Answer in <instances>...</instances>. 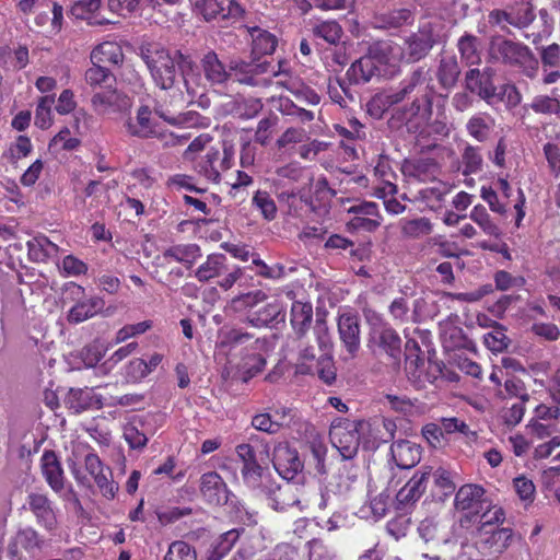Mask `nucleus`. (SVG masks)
Wrapping results in <instances>:
<instances>
[{"mask_svg": "<svg viewBox=\"0 0 560 560\" xmlns=\"http://www.w3.org/2000/svg\"><path fill=\"white\" fill-rule=\"evenodd\" d=\"M206 83L201 84V78L194 75V85L199 83V88H225L231 80L238 83L267 88L271 82L264 78L268 73L270 62H246L244 60H232L229 69L219 59L218 55L210 50L203 55L200 60Z\"/></svg>", "mask_w": 560, "mask_h": 560, "instance_id": "nucleus-1", "label": "nucleus"}, {"mask_svg": "<svg viewBox=\"0 0 560 560\" xmlns=\"http://www.w3.org/2000/svg\"><path fill=\"white\" fill-rule=\"evenodd\" d=\"M142 58L148 66L151 77L155 84L163 90L173 88L177 71L176 66L182 69L183 80L186 90L189 94L196 95L199 93V83L194 85V74L186 72L187 68H191L192 61L188 56L183 55L176 50L173 54L164 47L159 45H150L143 52Z\"/></svg>", "mask_w": 560, "mask_h": 560, "instance_id": "nucleus-2", "label": "nucleus"}, {"mask_svg": "<svg viewBox=\"0 0 560 560\" xmlns=\"http://www.w3.org/2000/svg\"><path fill=\"white\" fill-rule=\"evenodd\" d=\"M67 463L70 472L79 485H90V479L82 471V465H84L85 470L93 478L101 493L108 500L115 498L118 486L112 479V470L104 466L90 445L81 442L73 444Z\"/></svg>", "mask_w": 560, "mask_h": 560, "instance_id": "nucleus-3", "label": "nucleus"}, {"mask_svg": "<svg viewBox=\"0 0 560 560\" xmlns=\"http://www.w3.org/2000/svg\"><path fill=\"white\" fill-rule=\"evenodd\" d=\"M372 425L369 421L338 418L330 425V442L343 459H351L358 453L361 439L366 447H374L377 444V436H373V440L364 439V434L372 431ZM380 440L386 441L382 438Z\"/></svg>", "mask_w": 560, "mask_h": 560, "instance_id": "nucleus-4", "label": "nucleus"}, {"mask_svg": "<svg viewBox=\"0 0 560 560\" xmlns=\"http://www.w3.org/2000/svg\"><path fill=\"white\" fill-rule=\"evenodd\" d=\"M260 498H265L268 505L275 511H287L295 508L303 512L311 506L313 498H317V493L313 487L307 485H299L287 481L283 485L271 482Z\"/></svg>", "mask_w": 560, "mask_h": 560, "instance_id": "nucleus-5", "label": "nucleus"}, {"mask_svg": "<svg viewBox=\"0 0 560 560\" xmlns=\"http://www.w3.org/2000/svg\"><path fill=\"white\" fill-rule=\"evenodd\" d=\"M235 453L241 463L240 470L244 486L260 498L272 481L266 469L258 463L254 447L243 443L236 446Z\"/></svg>", "mask_w": 560, "mask_h": 560, "instance_id": "nucleus-6", "label": "nucleus"}, {"mask_svg": "<svg viewBox=\"0 0 560 560\" xmlns=\"http://www.w3.org/2000/svg\"><path fill=\"white\" fill-rule=\"evenodd\" d=\"M494 49L503 62L518 67L528 78L536 77L538 61L527 46L512 40H501L494 44Z\"/></svg>", "mask_w": 560, "mask_h": 560, "instance_id": "nucleus-7", "label": "nucleus"}, {"mask_svg": "<svg viewBox=\"0 0 560 560\" xmlns=\"http://www.w3.org/2000/svg\"><path fill=\"white\" fill-rule=\"evenodd\" d=\"M65 292L66 299L74 302V305L68 312L69 323H82L96 315L104 306L102 299L85 296L84 288L74 282L68 283Z\"/></svg>", "mask_w": 560, "mask_h": 560, "instance_id": "nucleus-8", "label": "nucleus"}, {"mask_svg": "<svg viewBox=\"0 0 560 560\" xmlns=\"http://www.w3.org/2000/svg\"><path fill=\"white\" fill-rule=\"evenodd\" d=\"M438 42L434 25L424 22L419 30L406 37L404 55L406 62H417L423 59Z\"/></svg>", "mask_w": 560, "mask_h": 560, "instance_id": "nucleus-9", "label": "nucleus"}, {"mask_svg": "<svg viewBox=\"0 0 560 560\" xmlns=\"http://www.w3.org/2000/svg\"><path fill=\"white\" fill-rule=\"evenodd\" d=\"M348 213L352 215L347 222V229L350 232L371 233L376 231L383 222L378 205L373 201L353 205L348 209Z\"/></svg>", "mask_w": 560, "mask_h": 560, "instance_id": "nucleus-10", "label": "nucleus"}, {"mask_svg": "<svg viewBox=\"0 0 560 560\" xmlns=\"http://www.w3.org/2000/svg\"><path fill=\"white\" fill-rule=\"evenodd\" d=\"M234 153V147L228 142L223 143L222 152L211 148L199 165L200 173L209 180L219 182L221 173L232 167Z\"/></svg>", "mask_w": 560, "mask_h": 560, "instance_id": "nucleus-11", "label": "nucleus"}, {"mask_svg": "<svg viewBox=\"0 0 560 560\" xmlns=\"http://www.w3.org/2000/svg\"><path fill=\"white\" fill-rule=\"evenodd\" d=\"M372 55L382 67L383 77H394L399 72L400 65L406 62L404 47L392 40H378L372 45Z\"/></svg>", "mask_w": 560, "mask_h": 560, "instance_id": "nucleus-12", "label": "nucleus"}, {"mask_svg": "<svg viewBox=\"0 0 560 560\" xmlns=\"http://www.w3.org/2000/svg\"><path fill=\"white\" fill-rule=\"evenodd\" d=\"M94 112L98 115H112L130 109L132 102L126 94L113 88L96 92L91 100Z\"/></svg>", "mask_w": 560, "mask_h": 560, "instance_id": "nucleus-13", "label": "nucleus"}, {"mask_svg": "<svg viewBox=\"0 0 560 560\" xmlns=\"http://www.w3.org/2000/svg\"><path fill=\"white\" fill-rule=\"evenodd\" d=\"M44 540L38 533L26 527L20 529L11 539L8 546V552L12 560H23L26 557H33L42 549Z\"/></svg>", "mask_w": 560, "mask_h": 560, "instance_id": "nucleus-14", "label": "nucleus"}, {"mask_svg": "<svg viewBox=\"0 0 560 560\" xmlns=\"http://www.w3.org/2000/svg\"><path fill=\"white\" fill-rule=\"evenodd\" d=\"M272 463L276 471L290 481L303 470V463L295 448L287 443H279L273 448Z\"/></svg>", "mask_w": 560, "mask_h": 560, "instance_id": "nucleus-15", "label": "nucleus"}, {"mask_svg": "<svg viewBox=\"0 0 560 560\" xmlns=\"http://www.w3.org/2000/svg\"><path fill=\"white\" fill-rule=\"evenodd\" d=\"M514 532L508 527L478 529L475 544L482 552L503 553L513 542Z\"/></svg>", "mask_w": 560, "mask_h": 560, "instance_id": "nucleus-16", "label": "nucleus"}, {"mask_svg": "<svg viewBox=\"0 0 560 560\" xmlns=\"http://www.w3.org/2000/svg\"><path fill=\"white\" fill-rule=\"evenodd\" d=\"M457 510L466 512L467 516H478L489 506V500L485 498V489L477 485H464L455 495Z\"/></svg>", "mask_w": 560, "mask_h": 560, "instance_id": "nucleus-17", "label": "nucleus"}, {"mask_svg": "<svg viewBox=\"0 0 560 560\" xmlns=\"http://www.w3.org/2000/svg\"><path fill=\"white\" fill-rule=\"evenodd\" d=\"M493 70L485 68L483 70L470 69L465 75L466 89L480 96L489 105L495 104Z\"/></svg>", "mask_w": 560, "mask_h": 560, "instance_id": "nucleus-18", "label": "nucleus"}, {"mask_svg": "<svg viewBox=\"0 0 560 560\" xmlns=\"http://www.w3.org/2000/svg\"><path fill=\"white\" fill-rule=\"evenodd\" d=\"M431 115L432 100L428 94H423L401 112V120L409 130L418 131L428 125Z\"/></svg>", "mask_w": 560, "mask_h": 560, "instance_id": "nucleus-19", "label": "nucleus"}, {"mask_svg": "<svg viewBox=\"0 0 560 560\" xmlns=\"http://www.w3.org/2000/svg\"><path fill=\"white\" fill-rule=\"evenodd\" d=\"M431 466H421L411 479L397 492L396 500L399 506H407L418 501L427 489L431 476Z\"/></svg>", "mask_w": 560, "mask_h": 560, "instance_id": "nucleus-20", "label": "nucleus"}, {"mask_svg": "<svg viewBox=\"0 0 560 560\" xmlns=\"http://www.w3.org/2000/svg\"><path fill=\"white\" fill-rule=\"evenodd\" d=\"M339 338L351 358L355 357L360 349V324L357 315L342 313L338 317Z\"/></svg>", "mask_w": 560, "mask_h": 560, "instance_id": "nucleus-21", "label": "nucleus"}, {"mask_svg": "<svg viewBox=\"0 0 560 560\" xmlns=\"http://www.w3.org/2000/svg\"><path fill=\"white\" fill-rule=\"evenodd\" d=\"M200 492L203 499L213 505H224L229 501L230 490L222 477L215 471H209L201 476Z\"/></svg>", "mask_w": 560, "mask_h": 560, "instance_id": "nucleus-22", "label": "nucleus"}, {"mask_svg": "<svg viewBox=\"0 0 560 560\" xmlns=\"http://www.w3.org/2000/svg\"><path fill=\"white\" fill-rule=\"evenodd\" d=\"M369 346L374 353L386 354L393 360L398 359L401 352L400 337L390 326L370 334Z\"/></svg>", "mask_w": 560, "mask_h": 560, "instance_id": "nucleus-23", "label": "nucleus"}, {"mask_svg": "<svg viewBox=\"0 0 560 560\" xmlns=\"http://www.w3.org/2000/svg\"><path fill=\"white\" fill-rule=\"evenodd\" d=\"M390 454L397 467L410 469L421 460L422 450L412 441L399 440L392 444Z\"/></svg>", "mask_w": 560, "mask_h": 560, "instance_id": "nucleus-24", "label": "nucleus"}, {"mask_svg": "<svg viewBox=\"0 0 560 560\" xmlns=\"http://www.w3.org/2000/svg\"><path fill=\"white\" fill-rule=\"evenodd\" d=\"M284 317L285 313L282 303L275 300L257 311L248 312L244 322L253 327L262 328L273 323L283 322Z\"/></svg>", "mask_w": 560, "mask_h": 560, "instance_id": "nucleus-25", "label": "nucleus"}, {"mask_svg": "<svg viewBox=\"0 0 560 560\" xmlns=\"http://www.w3.org/2000/svg\"><path fill=\"white\" fill-rule=\"evenodd\" d=\"M27 504L40 526L49 532L56 528L57 517L51 502L46 495L42 493H31L27 497Z\"/></svg>", "mask_w": 560, "mask_h": 560, "instance_id": "nucleus-26", "label": "nucleus"}, {"mask_svg": "<svg viewBox=\"0 0 560 560\" xmlns=\"http://www.w3.org/2000/svg\"><path fill=\"white\" fill-rule=\"evenodd\" d=\"M350 80L355 83L369 82L374 75H383L382 67H380L376 57L372 55V46L370 45L368 52L359 60L353 62L348 70Z\"/></svg>", "mask_w": 560, "mask_h": 560, "instance_id": "nucleus-27", "label": "nucleus"}, {"mask_svg": "<svg viewBox=\"0 0 560 560\" xmlns=\"http://www.w3.org/2000/svg\"><path fill=\"white\" fill-rule=\"evenodd\" d=\"M247 30L252 38V60L249 62H261V56L275 52L278 39L272 33L258 26L248 27Z\"/></svg>", "mask_w": 560, "mask_h": 560, "instance_id": "nucleus-28", "label": "nucleus"}, {"mask_svg": "<svg viewBox=\"0 0 560 560\" xmlns=\"http://www.w3.org/2000/svg\"><path fill=\"white\" fill-rule=\"evenodd\" d=\"M124 126L126 131L132 137L151 138L158 136V130L148 106L139 107L136 118H129Z\"/></svg>", "mask_w": 560, "mask_h": 560, "instance_id": "nucleus-29", "label": "nucleus"}, {"mask_svg": "<svg viewBox=\"0 0 560 560\" xmlns=\"http://www.w3.org/2000/svg\"><path fill=\"white\" fill-rule=\"evenodd\" d=\"M42 472L55 492H60L65 487L63 469L57 455L52 451L44 452L42 458Z\"/></svg>", "mask_w": 560, "mask_h": 560, "instance_id": "nucleus-30", "label": "nucleus"}, {"mask_svg": "<svg viewBox=\"0 0 560 560\" xmlns=\"http://www.w3.org/2000/svg\"><path fill=\"white\" fill-rule=\"evenodd\" d=\"M423 69H416L407 79H405L399 88L394 91H389L382 97V103L385 106H393L402 102L409 94H411L417 86L421 85L424 81Z\"/></svg>", "mask_w": 560, "mask_h": 560, "instance_id": "nucleus-31", "label": "nucleus"}, {"mask_svg": "<svg viewBox=\"0 0 560 560\" xmlns=\"http://www.w3.org/2000/svg\"><path fill=\"white\" fill-rule=\"evenodd\" d=\"M67 405L74 413H80L96 405L97 408L104 406V401L98 398L94 389H70L67 397Z\"/></svg>", "mask_w": 560, "mask_h": 560, "instance_id": "nucleus-32", "label": "nucleus"}, {"mask_svg": "<svg viewBox=\"0 0 560 560\" xmlns=\"http://www.w3.org/2000/svg\"><path fill=\"white\" fill-rule=\"evenodd\" d=\"M402 237L408 240H419L428 236L433 231V224L430 219L421 217L415 219L402 218L398 222Z\"/></svg>", "mask_w": 560, "mask_h": 560, "instance_id": "nucleus-33", "label": "nucleus"}, {"mask_svg": "<svg viewBox=\"0 0 560 560\" xmlns=\"http://www.w3.org/2000/svg\"><path fill=\"white\" fill-rule=\"evenodd\" d=\"M124 55L120 46L114 42H104L91 52L92 63L118 65L122 61Z\"/></svg>", "mask_w": 560, "mask_h": 560, "instance_id": "nucleus-34", "label": "nucleus"}, {"mask_svg": "<svg viewBox=\"0 0 560 560\" xmlns=\"http://www.w3.org/2000/svg\"><path fill=\"white\" fill-rule=\"evenodd\" d=\"M26 245L30 259L36 262L46 261L58 253V246L44 235L33 237Z\"/></svg>", "mask_w": 560, "mask_h": 560, "instance_id": "nucleus-35", "label": "nucleus"}, {"mask_svg": "<svg viewBox=\"0 0 560 560\" xmlns=\"http://www.w3.org/2000/svg\"><path fill=\"white\" fill-rule=\"evenodd\" d=\"M226 258L223 254H211L195 271V277L201 282H208L219 277L225 270Z\"/></svg>", "mask_w": 560, "mask_h": 560, "instance_id": "nucleus-36", "label": "nucleus"}, {"mask_svg": "<svg viewBox=\"0 0 560 560\" xmlns=\"http://www.w3.org/2000/svg\"><path fill=\"white\" fill-rule=\"evenodd\" d=\"M494 127V119L486 113H478L469 118L466 128L477 141H486Z\"/></svg>", "mask_w": 560, "mask_h": 560, "instance_id": "nucleus-37", "label": "nucleus"}, {"mask_svg": "<svg viewBox=\"0 0 560 560\" xmlns=\"http://www.w3.org/2000/svg\"><path fill=\"white\" fill-rule=\"evenodd\" d=\"M163 257L191 267L200 257V248L196 244L175 245L167 248L163 253Z\"/></svg>", "mask_w": 560, "mask_h": 560, "instance_id": "nucleus-38", "label": "nucleus"}, {"mask_svg": "<svg viewBox=\"0 0 560 560\" xmlns=\"http://www.w3.org/2000/svg\"><path fill=\"white\" fill-rule=\"evenodd\" d=\"M313 317L311 303L295 301L291 307V325L293 329L303 335L310 327Z\"/></svg>", "mask_w": 560, "mask_h": 560, "instance_id": "nucleus-39", "label": "nucleus"}, {"mask_svg": "<svg viewBox=\"0 0 560 560\" xmlns=\"http://www.w3.org/2000/svg\"><path fill=\"white\" fill-rule=\"evenodd\" d=\"M271 65L269 66V68ZM268 72L272 73V77L276 79L275 81L269 79L271 82L270 85H276L279 89H283L292 93L300 86L301 79L298 75H294L293 72L287 67V62L279 61L277 70H268ZM266 79V77H264ZM268 80V78H267Z\"/></svg>", "mask_w": 560, "mask_h": 560, "instance_id": "nucleus-40", "label": "nucleus"}, {"mask_svg": "<svg viewBox=\"0 0 560 560\" xmlns=\"http://www.w3.org/2000/svg\"><path fill=\"white\" fill-rule=\"evenodd\" d=\"M412 21V12L408 9H396L375 18L376 26L380 28L399 27L405 24H410Z\"/></svg>", "mask_w": 560, "mask_h": 560, "instance_id": "nucleus-41", "label": "nucleus"}, {"mask_svg": "<svg viewBox=\"0 0 560 560\" xmlns=\"http://www.w3.org/2000/svg\"><path fill=\"white\" fill-rule=\"evenodd\" d=\"M266 299L267 295L261 290L247 292L233 298L228 305V311L233 313H244L246 311L250 312L253 307L264 302Z\"/></svg>", "mask_w": 560, "mask_h": 560, "instance_id": "nucleus-42", "label": "nucleus"}, {"mask_svg": "<svg viewBox=\"0 0 560 560\" xmlns=\"http://www.w3.org/2000/svg\"><path fill=\"white\" fill-rule=\"evenodd\" d=\"M390 497L386 492H381L370 500L368 504L361 508L360 512L363 517L371 518L376 522L383 518L389 509Z\"/></svg>", "mask_w": 560, "mask_h": 560, "instance_id": "nucleus-43", "label": "nucleus"}, {"mask_svg": "<svg viewBox=\"0 0 560 560\" xmlns=\"http://www.w3.org/2000/svg\"><path fill=\"white\" fill-rule=\"evenodd\" d=\"M451 190L452 187L447 183L435 182L432 186L422 189L420 194L427 206L434 210L442 206Z\"/></svg>", "mask_w": 560, "mask_h": 560, "instance_id": "nucleus-44", "label": "nucleus"}, {"mask_svg": "<svg viewBox=\"0 0 560 560\" xmlns=\"http://www.w3.org/2000/svg\"><path fill=\"white\" fill-rule=\"evenodd\" d=\"M459 73V66L454 56H447L441 59L438 79L442 86L452 88L456 83Z\"/></svg>", "mask_w": 560, "mask_h": 560, "instance_id": "nucleus-45", "label": "nucleus"}, {"mask_svg": "<svg viewBox=\"0 0 560 560\" xmlns=\"http://www.w3.org/2000/svg\"><path fill=\"white\" fill-rule=\"evenodd\" d=\"M85 81L92 88H110L115 82L113 74L102 65L93 63L85 71Z\"/></svg>", "mask_w": 560, "mask_h": 560, "instance_id": "nucleus-46", "label": "nucleus"}, {"mask_svg": "<svg viewBox=\"0 0 560 560\" xmlns=\"http://www.w3.org/2000/svg\"><path fill=\"white\" fill-rule=\"evenodd\" d=\"M469 218L479 225V228L489 236H499L500 235V229L499 226L492 221L489 213L487 212V209L481 206H475L472 210L469 213Z\"/></svg>", "mask_w": 560, "mask_h": 560, "instance_id": "nucleus-47", "label": "nucleus"}, {"mask_svg": "<svg viewBox=\"0 0 560 560\" xmlns=\"http://www.w3.org/2000/svg\"><path fill=\"white\" fill-rule=\"evenodd\" d=\"M252 338L253 336L250 334L236 328L229 330L222 329L219 334V346L223 349L233 350L237 346L247 343Z\"/></svg>", "mask_w": 560, "mask_h": 560, "instance_id": "nucleus-48", "label": "nucleus"}, {"mask_svg": "<svg viewBox=\"0 0 560 560\" xmlns=\"http://www.w3.org/2000/svg\"><path fill=\"white\" fill-rule=\"evenodd\" d=\"M253 206L260 211L264 219L272 221L277 215V206L271 196L265 190H257L253 197Z\"/></svg>", "mask_w": 560, "mask_h": 560, "instance_id": "nucleus-49", "label": "nucleus"}, {"mask_svg": "<svg viewBox=\"0 0 560 560\" xmlns=\"http://www.w3.org/2000/svg\"><path fill=\"white\" fill-rule=\"evenodd\" d=\"M513 488L525 506L533 503L536 495V487L532 479L520 475L513 479Z\"/></svg>", "mask_w": 560, "mask_h": 560, "instance_id": "nucleus-50", "label": "nucleus"}, {"mask_svg": "<svg viewBox=\"0 0 560 560\" xmlns=\"http://www.w3.org/2000/svg\"><path fill=\"white\" fill-rule=\"evenodd\" d=\"M55 103L52 95L43 96L35 110V125L40 129H48L52 124L51 106Z\"/></svg>", "mask_w": 560, "mask_h": 560, "instance_id": "nucleus-51", "label": "nucleus"}, {"mask_svg": "<svg viewBox=\"0 0 560 560\" xmlns=\"http://www.w3.org/2000/svg\"><path fill=\"white\" fill-rule=\"evenodd\" d=\"M313 33L329 44H337L341 39L342 28L336 21H324L313 28Z\"/></svg>", "mask_w": 560, "mask_h": 560, "instance_id": "nucleus-52", "label": "nucleus"}, {"mask_svg": "<svg viewBox=\"0 0 560 560\" xmlns=\"http://www.w3.org/2000/svg\"><path fill=\"white\" fill-rule=\"evenodd\" d=\"M480 526L478 529H493L495 524L502 523L505 518V513L501 506L492 505L489 501L487 506L481 513H479Z\"/></svg>", "mask_w": 560, "mask_h": 560, "instance_id": "nucleus-53", "label": "nucleus"}, {"mask_svg": "<svg viewBox=\"0 0 560 560\" xmlns=\"http://www.w3.org/2000/svg\"><path fill=\"white\" fill-rule=\"evenodd\" d=\"M509 342L510 340L506 337L504 329L498 324L493 330L483 336L485 346L492 352H502L508 348Z\"/></svg>", "mask_w": 560, "mask_h": 560, "instance_id": "nucleus-54", "label": "nucleus"}, {"mask_svg": "<svg viewBox=\"0 0 560 560\" xmlns=\"http://www.w3.org/2000/svg\"><path fill=\"white\" fill-rule=\"evenodd\" d=\"M164 560H197L195 549L183 540L172 542Z\"/></svg>", "mask_w": 560, "mask_h": 560, "instance_id": "nucleus-55", "label": "nucleus"}, {"mask_svg": "<svg viewBox=\"0 0 560 560\" xmlns=\"http://www.w3.org/2000/svg\"><path fill=\"white\" fill-rule=\"evenodd\" d=\"M252 264L257 268L256 275L265 279L279 280L284 276L283 265L276 264L269 266L258 255L253 258Z\"/></svg>", "mask_w": 560, "mask_h": 560, "instance_id": "nucleus-56", "label": "nucleus"}, {"mask_svg": "<svg viewBox=\"0 0 560 560\" xmlns=\"http://www.w3.org/2000/svg\"><path fill=\"white\" fill-rule=\"evenodd\" d=\"M59 270L67 277H78L88 271V265L72 255H67L58 262Z\"/></svg>", "mask_w": 560, "mask_h": 560, "instance_id": "nucleus-57", "label": "nucleus"}, {"mask_svg": "<svg viewBox=\"0 0 560 560\" xmlns=\"http://www.w3.org/2000/svg\"><path fill=\"white\" fill-rule=\"evenodd\" d=\"M277 124V116H269L259 120L255 132V141L261 145L268 144L272 138Z\"/></svg>", "mask_w": 560, "mask_h": 560, "instance_id": "nucleus-58", "label": "nucleus"}, {"mask_svg": "<svg viewBox=\"0 0 560 560\" xmlns=\"http://www.w3.org/2000/svg\"><path fill=\"white\" fill-rule=\"evenodd\" d=\"M424 364V360L419 354H411L406 358L405 370L409 381L416 384L422 382Z\"/></svg>", "mask_w": 560, "mask_h": 560, "instance_id": "nucleus-59", "label": "nucleus"}, {"mask_svg": "<svg viewBox=\"0 0 560 560\" xmlns=\"http://www.w3.org/2000/svg\"><path fill=\"white\" fill-rule=\"evenodd\" d=\"M151 327H152L151 320H143V322H140L137 324L125 325L116 332L114 341H115V343L124 342L131 337L144 334Z\"/></svg>", "mask_w": 560, "mask_h": 560, "instance_id": "nucleus-60", "label": "nucleus"}, {"mask_svg": "<svg viewBox=\"0 0 560 560\" xmlns=\"http://www.w3.org/2000/svg\"><path fill=\"white\" fill-rule=\"evenodd\" d=\"M442 428L445 433H460L465 438L476 439V432L472 431L469 425L458 418H443L441 420Z\"/></svg>", "mask_w": 560, "mask_h": 560, "instance_id": "nucleus-61", "label": "nucleus"}, {"mask_svg": "<svg viewBox=\"0 0 560 560\" xmlns=\"http://www.w3.org/2000/svg\"><path fill=\"white\" fill-rule=\"evenodd\" d=\"M476 42V37L470 35L463 36L458 40V50L460 56L468 65H475L479 61Z\"/></svg>", "mask_w": 560, "mask_h": 560, "instance_id": "nucleus-62", "label": "nucleus"}, {"mask_svg": "<svg viewBox=\"0 0 560 560\" xmlns=\"http://www.w3.org/2000/svg\"><path fill=\"white\" fill-rule=\"evenodd\" d=\"M495 104L503 102L508 107H515L521 102V94L512 84H503L494 89Z\"/></svg>", "mask_w": 560, "mask_h": 560, "instance_id": "nucleus-63", "label": "nucleus"}, {"mask_svg": "<svg viewBox=\"0 0 560 560\" xmlns=\"http://www.w3.org/2000/svg\"><path fill=\"white\" fill-rule=\"evenodd\" d=\"M463 163L464 174H474L481 170L482 156L476 148L467 145L463 153Z\"/></svg>", "mask_w": 560, "mask_h": 560, "instance_id": "nucleus-64", "label": "nucleus"}]
</instances>
